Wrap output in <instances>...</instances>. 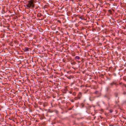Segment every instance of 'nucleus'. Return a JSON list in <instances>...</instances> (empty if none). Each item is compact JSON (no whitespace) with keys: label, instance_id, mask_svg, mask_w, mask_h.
<instances>
[{"label":"nucleus","instance_id":"obj_20","mask_svg":"<svg viewBox=\"0 0 126 126\" xmlns=\"http://www.w3.org/2000/svg\"><path fill=\"white\" fill-rule=\"evenodd\" d=\"M76 64V63L75 62H73L71 63V64L72 65H74Z\"/></svg>","mask_w":126,"mask_h":126},{"label":"nucleus","instance_id":"obj_3","mask_svg":"<svg viewBox=\"0 0 126 126\" xmlns=\"http://www.w3.org/2000/svg\"><path fill=\"white\" fill-rule=\"evenodd\" d=\"M37 16L38 17H40L41 16H42V17L40 18V19H39V20H43L44 18L43 16L41 15V13H39L37 14Z\"/></svg>","mask_w":126,"mask_h":126},{"label":"nucleus","instance_id":"obj_32","mask_svg":"<svg viewBox=\"0 0 126 126\" xmlns=\"http://www.w3.org/2000/svg\"><path fill=\"white\" fill-rule=\"evenodd\" d=\"M83 27H82V29H83Z\"/></svg>","mask_w":126,"mask_h":126},{"label":"nucleus","instance_id":"obj_22","mask_svg":"<svg viewBox=\"0 0 126 126\" xmlns=\"http://www.w3.org/2000/svg\"><path fill=\"white\" fill-rule=\"evenodd\" d=\"M72 94L73 95L75 96V95H76V93L75 92H74L72 93Z\"/></svg>","mask_w":126,"mask_h":126},{"label":"nucleus","instance_id":"obj_24","mask_svg":"<svg viewBox=\"0 0 126 126\" xmlns=\"http://www.w3.org/2000/svg\"><path fill=\"white\" fill-rule=\"evenodd\" d=\"M74 100L75 99H72L70 101L72 102H74Z\"/></svg>","mask_w":126,"mask_h":126},{"label":"nucleus","instance_id":"obj_23","mask_svg":"<svg viewBox=\"0 0 126 126\" xmlns=\"http://www.w3.org/2000/svg\"><path fill=\"white\" fill-rule=\"evenodd\" d=\"M101 77L102 78H104V75L103 74H101Z\"/></svg>","mask_w":126,"mask_h":126},{"label":"nucleus","instance_id":"obj_9","mask_svg":"<svg viewBox=\"0 0 126 126\" xmlns=\"http://www.w3.org/2000/svg\"><path fill=\"white\" fill-rule=\"evenodd\" d=\"M80 57L78 56H76L75 58V60H79L80 59Z\"/></svg>","mask_w":126,"mask_h":126},{"label":"nucleus","instance_id":"obj_27","mask_svg":"<svg viewBox=\"0 0 126 126\" xmlns=\"http://www.w3.org/2000/svg\"><path fill=\"white\" fill-rule=\"evenodd\" d=\"M108 11L109 12V13H111V11L110 10H108Z\"/></svg>","mask_w":126,"mask_h":126},{"label":"nucleus","instance_id":"obj_30","mask_svg":"<svg viewBox=\"0 0 126 126\" xmlns=\"http://www.w3.org/2000/svg\"><path fill=\"white\" fill-rule=\"evenodd\" d=\"M69 93L70 94H71L72 93L71 92H69Z\"/></svg>","mask_w":126,"mask_h":126},{"label":"nucleus","instance_id":"obj_11","mask_svg":"<svg viewBox=\"0 0 126 126\" xmlns=\"http://www.w3.org/2000/svg\"><path fill=\"white\" fill-rule=\"evenodd\" d=\"M114 95L116 97H117L118 96V94L117 92H115L114 93Z\"/></svg>","mask_w":126,"mask_h":126},{"label":"nucleus","instance_id":"obj_26","mask_svg":"<svg viewBox=\"0 0 126 126\" xmlns=\"http://www.w3.org/2000/svg\"><path fill=\"white\" fill-rule=\"evenodd\" d=\"M123 83L122 82H119V85H122Z\"/></svg>","mask_w":126,"mask_h":126},{"label":"nucleus","instance_id":"obj_28","mask_svg":"<svg viewBox=\"0 0 126 126\" xmlns=\"http://www.w3.org/2000/svg\"><path fill=\"white\" fill-rule=\"evenodd\" d=\"M72 108H69V110H71L72 109Z\"/></svg>","mask_w":126,"mask_h":126},{"label":"nucleus","instance_id":"obj_13","mask_svg":"<svg viewBox=\"0 0 126 126\" xmlns=\"http://www.w3.org/2000/svg\"><path fill=\"white\" fill-rule=\"evenodd\" d=\"M96 94H99V92L98 91H96L94 93Z\"/></svg>","mask_w":126,"mask_h":126},{"label":"nucleus","instance_id":"obj_10","mask_svg":"<svg viewBox=\"0 0 126 126\" xmlns=\"http://www.w3.org/2000/svg\"><path fill=\"white\" fill-rule=\"evenodd\" d=\"M114 82V85H115L116 87H117V85L118 84L117 82H115V81H113Z\"/></svg>","mask_w":126,"mask_h":126},{"label":"nucleus","instance_id":"obj_4","mask_svg":"<svg viewBox=\"0 0 126 126\" xmlns=\"http://www.w3.org/2000/svg\"><path fill=\"white\" fill-rule=\"evenodd\" d=\"M77 16L79 18L82 20H84L85 19L84 17V16L83 15L81 16L79 15H78Z\"/></svg>","mask_w":126,"mask_h":126},{"label":"nucleus","instance_id":"obj_17","mask_svg":"<svg viewBox=\"0 0 126 126\" xmlns=\"http://www.w3.org/2000/svg\"><path fill=\"white\" fill-rule=\"evenodd\" d=\"M123 79L125 81H126V76H124L123 78Z\"/></svg>","mask_w":126,"mask_h":126},{"label":"nucleus","instance_id":"obj_5","mask_svg":"<svg viewBox=\"0 0 126 126\" xmlns=\"http://www.w3.org/2000/svg\"><path fill=\"white\" fill-rule=\"evenodd\" d=\"M104 97L107 98L108 100H110L111 97L110 95L108 94H106L104 95Z\"/></svg>","mask_w":126,"mask_h":126},{"label":"nucleus","instance_id":"obj_12","mask_svg":"<svg viewBox=\"0 0 126 126\" xmlns=\"http://www.w3.org/2000/svg\"><path fill=\"white\" fill-rule=\"evenodd\" d=\"M124 86H125L126 87V84L123 83L122 85L121 86V87L122 88H123Z\"/></svg>","mask_w":126,"mask_h":126},{"label":"nucleus","instance_id":"obj_2","mask_svg":"<svg viewBox=\"0 0 126 126\" xmlns=\"http://www.w3.org/2000/svg\"><path fill=\"white\" fill-rule=\"evenodd\" d=\"M82 96V93L80 92L78 93L77 96L75 97L74 99L75 100H77L78 99H80L81 98Z\"/></svg>","mask_w":126,"mask_h":126},{"label":"nucleus","instance_id":"obj_18","mask_svg":"<svg viewBox=\"0 0 126 126\" xmlns=\"http://www.w3.org/2000/svg\"><path fill=\"white\" fill-rule=\"evenodd\" d=\"M123 94L124 95H126V92L125 91H123Z\"/></svg>","mask_w":126,"mask_h":126},{"label":"nucleus","instance_id":"obj_29","mask_svg":"<svg viewBox=\"0 0 126 126\" xmlns=\"http://www.w3.org/2000/svg\"><path fill=\"white\" fill-rule=\"evenodd\" d=\"M58 21L59 22L61 23L60 21L59 20H58Z\"/></svg>","mask_w":126,"mask_h":126},{"label":"nucleus","instance_id":"obj_14","mask_svg":"<svg viewBox=\"0 0 126 126\" xmlns=\"http://www.w3.org/2000/svg\"><path fill=\"white\" fill-rule=\"evenodd\" d=\"M106 91L107 92H108L110 90V88L109 87H107L106 88Z\"/></svg>","mask_w":126,"mask_h":126},{"label":"nucleus","instance_id":"obj_21","mask_svg":"<svg viewBox=\"0 0 126 126\" xmlns=\"http://www.w3.org/2000/svg\"><path fill=\"white\" fill-rule=\"evenodd\" d=\"M48 111L49 112L51 113L53 112V111L52 110H49Z\"/></svg>","mask_w":126,"mask_h":126},{"label":"nucleus","instance_id":"obj_15","mask_svg":"<svg viewBox=\"0 0 126 126\" xmlns=\"http://www.w3.org/2000/svg\"><path fill=\"white\" fill-rule=\"evenodd\" d=\"M80 105L81 107H83L84 106V104L83 103H81Z\"/></svg>","mask_w":126,"mask_h":126},{"label":"nucleus","instance_id":"obj_1","mask_svg":"<svg viewBox=\"0 0 126 126\" xmlns=\"http://www.w3.org/2000/svg\"><path fill=\"white\" fill-rule=\"evenodd\" d=\"M34 1L33 0H30L28 2V3L26 4V6L28 8H30L31 7L33 8L34 7L33 2Z\"/></svg>","mask_w":126,"mask_h":126},{"label":"nucleus","instance_id":"obj_25","mask_svg":"<svg viewBox=\"0 0 126 126\" xmlns=\"http://www.w3.org/2000/svg\"><path fill=\"white\" fill-rule=\"evenodd\" d=\"M109 111L111 113L113 111V110L112 109H111L109 110Z\"/></svg>","mask_w":126,"mask_h":126},{"label":"nucleus","instance_id":"obj_6","mask_svg":"<svg viewBox=\"0 0 126 126\" xmlns=\"http://www.w3.org/2000/svg\"><path fill=\"white\" fill-rule=\"evenodd\" d=\"M95 97V96L91 97L89 98V100L91 101H93Z\"/></svg>","mask_w":126,"mask_h":126},{"label":"nucleus","instance_id":"obj_16","mask_svg":"<svg viewBox=\"0 0 126 126\" xmlns=\"http://www.w3.org/2000/svg\"><path fill=\"white\" fill-rule=\"evenodd\" d=\"M72 55L73 56H74L75 55V52H73L72 53Z\"/></svg>","mask_w":126,"mask_h":126},{"label":"nucleus","instance_id":"obj_8","mask_svg":"<svg viewBox=\"0 0 126 126\" xmlns=\"http://www.w3.org/2000/svg\"><path fill=\"white\" fill-rule=\"evenodd\" d=\"M114 85V82L113 81L110 83V85L111 87L113 86Z\"/></svg>","mask_w":126,"mask_h":126},{"label":"nucleus","instance_id":"obj_19","mask_svg":"<svg viewBox=\"0 0 126 126\" xmlns=\"http://www.w3.org/2000/svg\"><path fill=\"white\" fill-rule=\"evenodd\" d=\"M29 50V48L28 47L25 48V51H27Z\"/></svg>","mask_w":126,"mask_h":126},{"label":"nucleus","instance_id":"obj_7","mask_svg":"<svg viewBox=\"0 0 126 126\" xmlns=\"http://www.w3.org/2000/svg\"><path fill=\"white\" fill-rule=\"evenodd\" d=\"M119 97H118L117 99L115 100V103L116 105H118L119 102Z\"/></svg>","mask_w":126,"mask_h":126},{"label":"nucleus","instance_id":"obj_31","mask_svg":"<svg viewBox=\"0 0 126 126\" xmlns=\"http://www.w3.org/2000/svg\"><path fill=\"white\" fill-rule=\"evenodd\" d=\"M77 62H78V63H80V62H79V61H77Z\"/></svg>","mask_w":126,"mask_h":126}]
</instances>
